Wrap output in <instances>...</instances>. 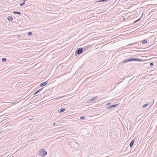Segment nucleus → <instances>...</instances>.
Returning a JSON list of instances; mask_svg holds the SVG:
<instances>
[{
    "mask_svg": "<svg viewBox=\"0 0 157 157\" xmlns=\"http://www.w3.org/2000/svg\"><path fill=\"white\" fill-rule=\"evenodd\" d=\"M6 61V58H3L2 59V62H4Z\"/></svg>",
    "mask_w": 157,
    "mask_h": 157,
    "instance_id": "2eb2a0df",
    "label": "nucleus"
},
{
    "mask_svg": "<svg viewBox=\"0 0 157 157\" xmlns=\"http://www.w3.org/2000/svg\"><path fill=\"white\" fill-rule=\"evenodd\" d=\"M7 19L9 21H11L13 20V17L12 16H9L7 17Z\"/></svg>",
    "mask_w": 157,
    "mask_h": 157,
    "instance_id": "423d86ee",
    "label": "nucleus"
},
{
    "mask_svg": "<svg viewBox=\"0 0 157 157\" xmlns=\"http://www.w3.org/2000/svg\"><path fill=\"white\" fill-rule=\"evenodd\" d=\"M147 40H143L142 41V43L143 44H146L147 43Z\"/></svg>",
    "mask_w": 157,
    "mask_h": 157,
    "instance_id": "1a4fd4ad",
    "label": "nucleus"
},
{
    "mask_svg": "<svg viewBox=\"0 0 157 157\" xmlns=\"http://www.w3.org/2000/svg\"><path fill=\"white\" fill-rule=\"evenodd\" d=\"M43 88H42L40 89L39 90H37V91H36V92L34 93V95L38 93Z\"/></svg>",
    "mask_w": 157,
    "mask_h": 157,
    "instance_id": "9b49d317",
    "label": "nucleus"
},
{
    "mask_svg": "<svg viewBox=\"0 0 157 157\" xmlns=\"http://www.w3.org/2000/svg\"><path fill=\"white\" fill-rule=\"evenodd\" d=\"M142 60L140 58H132L130 57L128 59H126L124 60L123 62L124 63H127L128 62L132 61H142Z\"/></svg>",
    "mask_w": 157,
    "mask_h": 157,
    "instance_id": "f257e3e1",
    "label": "nucleus"
},
{
    "mask_svg": "<svg viewBox=\"0 0 157 157\" xmlns=\"http://www.w3.org/2000/svg\"><path fill=\"white\" fill-rule=\"evenodd\" d=\"M47 154V152L43 149L40 150L39 151L38 155L43 157L45 155Z\"/></svg>",
    "mask_w": 157,
    "mask_h": 157,
    "instance_id": "f03ea898",
    "label": "nucleus"
},
{
    "mask_svg": "<svg viewBox=\"0 0 157 157\" xmlns=\"http://www.w3.org/2000/svg\"><path fill=\"white\" fill-rule=\"evenodd\" d=\"M64 97V96H63V97H61V98H63V97ZM61 98V97H60L59 98Z\"/></svg>",
    "mask_w": 157,
    "mask_h": 157,
    "instance_id": "b1692460",
    "label": "nucleus"
},
{
    "mask_svg": "<svg viewBox=\"0 0 157 157\" xmlns=\"http://www.w3.org/2000/svg\"><path fill=\"white\" fill-rule=\"evenodd\" d=\"M148 103H146L145 104H144V105H143L142 106L143 108H145L148 105Z\"/></svg>",
    "mask_w": 157,
    "mask_h": 157,
    "instance_id": "f8f14e48",
    "label": "nucleus"
},
{
    "mask_svg": "<svg viewBox=\"0 0 157 157\" xmlns=\"http://www.w3.org/2000/svg\"><path fill=\"white\" fill-rule=\"evenodd\" d=\"M119 103H118V104H117L113 105H111L110 106L107 107H106V109H110L112 108L116 107L117 106L119 105Z\"/></svg>",
    "mask_w": 157,
    "mask_h": 157,
    "instance_id": "20e7f679",
    "label": "nucleus"
},
{
    "mask_svg": "<svg viewBox=\"0 0 157 157\" xmlns=\"http://www.w3.org/2000/svg\"><path fill=\"white\" fill-rule=\"evenodd\" d=\"M27 0H23V1H24L25 2Z\"/></svg>",
    "mask_w": 157,
    "mask_h": 157,
    "instance_id": "5701e85b",
    "label": "nucleus"
},
{
    "mask_svg": "<svg viewBox=\"0 0 157 157\" xmlns=\"http://www.w3.org/2000/svg\"><path fill=\"white\" fill-rule=\"evenodd\" d=\"M134 142V140H133L129 144V146L130 147H132L133 145Z\"/></svg>",
    "mask_w": 157,
    "mask_h": 157,
    "instance_id": "0eeeda50",
    "label": "nucleus"
},
{
    "mask_svg": "<svg viewBox=\"0 0 157 157\" xmlns=\"http://www.w3.org/2000/svg\"><path fill=\"white\" fill-rule=\"evenodd\" d=\"M53 125H56V123H53Z\"/></svg>",
    "mask_w": 157,
    "mask_h": 157,
    "instance_id": "4be33fe9",
    "label": "nucleus"
},
{
    "mask_svg": "<svg viewBox=\"0 0 157 157\" xmlns=\"http://www.w3.org/2000/svg\"><path fill=\"white\" fill-rule=\"evenodd\" d=\"M29 120H32V119H29Z\"/></svg>",
    "mask_w": 157,
    "mask_h": 157,
    "instance_id": "393cba45",
    "label": "nucleus"
},
{
    "mask_svg": "<svg viewBox=\"0 0 157 157\" xmlns=\"http://www.w3.org/2000/svg\"><path fill=\"white\" fill-rule=\"evenodd\" d=\"M141 17L140 18H139V19H138L137 20H136L135 21H134V23H136L137 22V21H140V19H141Z\"/></svg>",
    "mask_w": 157,
    "mask_h": 157,
    "instance_id": "dca6fc26",
    "label": "nucleus"
},
{
    "mask_svg": "<svg viewBox=\"0 0 157 157\" xmlns=\"http://www.w3.org/2000/svg\"><path fill=\"white\" fill-rule=\"evenodd\" d=\"M12 157H13V156H12Z\"/></svg>",
    "mask_w": 157,
    "mask_h": 157,
    "instance_id": "cd10ccee",
    "label": "nucleus"
},
{
    "mask_svg": "<svg viewBox=\"0 0 157 157\" xmlns=\"http://www.w3.org/2000/svg\"><path fill=\"white\" fill-rule=\"evenodd\" d=\"M32 34V33L29 32L28 33V35L29 36L31 35Z\"/></svg>",
    "mask_w": 157,
    "mask_h": 157,
    "instance_id": "a211bd4d",
    "label": "nucleus"
},
{
    "mask_svg": "<svg viewBox=\"0 0 157 157\" xmlns=\"http://www.w3.org/2000/svg\"><path fill=\"white\" fill-rule=\"evenodd\" d=\"M85 117L83 116H81L80 117V119L81 120H83L84 119Z\"/></svg>",
    "mask_w": 157,
    "mask_h": 157,
    "instance_id": "f3484780",
    "label": "nucleus"
},
{
    "mask_svg": "<svg viewBox=\"0 0 157 157\" xmlns=\"http://www.w3.org/2000/svg\"><path fill=\"white\" fill-rule=\"evenodd\" d=\"M47 82L48 81L43 82L40 84V87L43 86H44L47 83Z\"/></svg>",
    "mask_w": 157,
    "mask_h": 157,
    "instance_id": "39448f33",
    "label": "nucleus"
},
{
    "mask_svg": "<svg viewBox=\"0 0 157 157\" xmlns=\"http://www.w3.org/2000/svg\"><path fill=\"white\" fill-rule=\"evenodd\" d=\"M47 125H45V126H47Z\"/></svg>",
    "mask_w": 157,
    "mask_h": 157,
    "instance_id": "bb28decb",
    "label": "nucleus"
},
{
    "mask_svg": "<svg viewBox=\"0 0 157 157\" xmlns=\"http://www.w3.org/2000/svg\"><path fill=\"white\" fill-rule=\"evenodd\" d=\"M110 104H111V103H107L106 104V106L109 105H110Z\"/></svg>",
    "mask_w": 157,
    "mask_h": 157,
    "instance_id": "aec40b11",
    "label": "nucleus"
},
{
    "mask_svg": "<svg viewBox=\"0 0 157 157\" xmlns=\"http://www.w3.org/2000/svg\"><path fill=\"white\" fill-rule=\"evenodd\" d=\"M83 48H78L75 52V55L76 54H78V55L80 54H81L82 52H83Z\"/></svg>",
    "mask_w": 157,
    "mask_h": 157,
    "instance_id": "7ed1b4c3",
    "label": "nucleus"
},
{
    "mask_svg": "<svg viewBox=\"0 0 157 157\" xmlns=\"http://www.w3.org/2000/svg\"><path fill=\"white\" fill-rule=\"evenodd\" d=\"M19 37H20V36H18Z\"/></svg>",
    "mask_w": 157,
    "mask_h": 157,
    "instance_id": "a878e982",
    "label": "nucleus"
},
{
    "mask_svg": "<svg viewBox=\"0 0 157 157\" xmlns=\"http://www.w3.org/2000/svg\"><path fill=\"white\" fill-rule=\"evenodd\" d=\"M65 108H61L60 110L59 113H62V112H64L65 110Z\"/></svg>",
    "mask_w": 157,
    "mask_h": 157,
    "instance_id": "9d476101",
    "label": "nucleus"
},
{
    "mask_svg": "<svg viewBox=\"0 0 157 157\" xmlns=\"http://www.w3.org/2000/svg\"><path fill=\"white\" fill-rule=\"evenodd\" d=\"M25 2L24 1H23V2L22 3H20V5L21 6H22L23 5H24L25 4Z\"/></svg>",
    "mask_w": 157,
    "mask_h": 157,
    "instance_id": "4468645a",
    "label": "nucleus"
},
{
    "mask_svg": "<svg viewBox=\"0 0 157 157\" xmlns=\"http://www.w3.org/2000/svg\"><path fill=\"white\" fill-rule=\"evenodd\" d=\"M13 13H16L18 14H21V13L20 12H17V11H14L13 12Z\"/></svg>",
    "mask_w": 157,
    "mask_h": 157,
    "instance_id": "ddd939ff",
    "label": "nucleus"
},
{
    "mask_svg": "<svg viewBox=\"0 0 157 157\" xmlns=\"http://www.w3.org/2000/svg\"><path fill=\"white\" fill-rule=\"evenodd\" d=\"M126 19V18L125 17H124V18H123V20H124Z\"/></svg>",
    "mask_w": 157,
    "mask_h": 157,
    "instance_id": "412c9836",
    "label": "nucleus"
},
{
    "mask_svg": "<svg viewBox=\"0 0 157 157\" xmlns=\"http://www.w3.org/2000/svg\"><path fill=\"white\" fill-rule=\"evenodd\" d=\"M96 98H97L96 97L93 98H92V99H90L88 101L89 102H92V101H93Z\"/></svg>",
    "mask_w": 157,
    "mask_h": 157,
    "instance_id": "6e6552de",
    "label": "nucleus"
},
{
    "mask_svg": "<svg viewBox=\"0 0 157 157\" xmlns=\"http://www.w3.org/2000/svg\"><path fill=\"white\" fill-rule=\"evenodd\" d=\"M150 64L151 66H153L154 65V64L152 63H150Z\"/></svg>",
    "mask_w": 157,
    "mask_h": 157,
    "instance_id": "6ab92c4d",
    "label": "nucleus"
}]
</instances>
